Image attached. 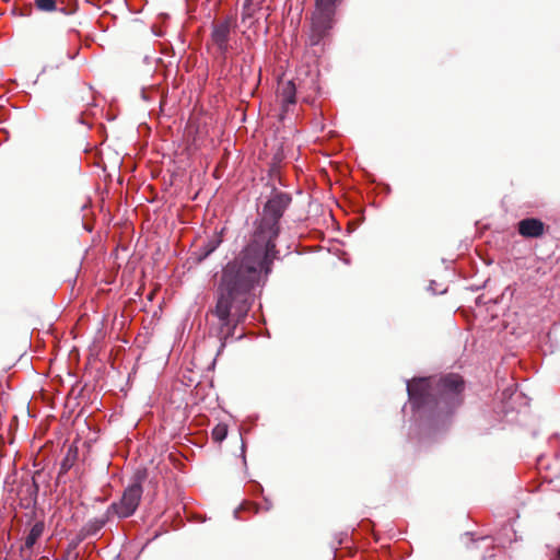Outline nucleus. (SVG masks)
<instances>
[{
	"label": "nucleus",
	"mask_w": 560,
	"mask_h": 560,
	"mask_svg": "<svg viewBox=\"0 0 560 560\" xmlns=\"http://www.w3.org/2000/svg\"><path fill=\"white\" fill-rule=\"evenodd\" d=\"M267 186L270 191L261 206L257 207L249 240L238 255L222 267L214 295L215 304L209 310L218 319L210 327V334L220 342L218 354L224 351L237 327L246 320L255 301L256 288L266 284L275 260L282 259L277 240L281 234L282 218L293 197L275 184Z\"/></svg>",
	"instance_id": "1"
},
{
	"label": "nucleus",
	"mask_w": 560,
	"mask_h": 560,
	"mask_svg": "<svg viewBox=\"0 0 560 560\" xmlns=\"http://www.w3.org/2000/svg\"><path fill=\"white\" fill-rule=\"evenodd\" d=\"M407 440L421 452L443 442L465 402L466 382L454 372L415 375L404 380Z\"/></svg>",
	"instance_id": "2"
},
{
	"label": "nucleus",
	"mask_w": 560,
	"mask_h": 560,
	"mask_svg": "<svg viewBox=\"0 0 560 560\" xmlns=\"http://www.w3.org/2000/svg\"><path fill=\"white\" fill-rule=\"evenodd\" d=\"M148 478V470L145 468L138 469L131 478L130 483L125 488L119 501H114L107 506V514L116 515L118 518L124 520L132 516L143 494V482Z\"/></svg>",
	"instance_id": "3"
},
{
	"label": "nucleus",
	"mask_w": 560,
	"mask_h": 560,
	"mask_svg": "<svg viewBox=\"0 0 560 560\" xmlns=\"http://www.w3.org/2000/svg\"><path fill=\"white\" fill-rule=\"evenodd\" d=\"M233 27V18L231 15L225 16L221 21L212 22L211 24V39L217 46L220 55L223 57L229 52L231 32Z\"/></svg>",
	"instance_id": "4"
},
{
	"label": "nucleus",
	"mask_w": 560,
	"mask_h": 560,
	"mask_svg": "<svg viewBox=\"0 0 560 560\" xmlns=\"http://www.w3.org/2000/svg\"><path fill=\"white\" fill-rule=\"evenodd\" d=\"M335 16L315 12L312 19V28L308 38L310 46H318L329 35L334 27Z\"/></svg>",
	"instance_id": "5"
},
{
	"label": "nucleus",
	"mask_w": 560,
	"mask_h": 560,
	"mask_svg": "<svg viewBox=\"0 0 560 560\" xmlns=\"http://www.w3.org/2000/svg\"><path fill=\"white\" fill-rule=\"evenodd\" d=\"M546 224L536 217H527L517 222V232L525 238H540L546 233Z\"/></svg>",
	"instance_id": "6"
},
{
	"label": "nucleus",
	"mask_w": 560,
	"mask_h": 560,
	"mask_svg": "<svg viewBox=\"0 0 560 560\" xmlns=\"http://www.w3.org/2000/svg\"><path fill=\"white\" fill-rule=\"evenodd\" d=\"M221 230L219 234H214L212 237L208 238L202 245H200L191 255L196 264H201L208 257H210L221 245L222 243V232Z\"/></svg>",
	"instance_id": "7"
},
{
	"label": "nucleus",
	"mask_w": 560,
	"mask_h": 560,
	"mask_svg": "<svg viewBox=\"0 0 560 560\" xmlns=\"http://www.w3.org/2000/svg\"><path fill=\"white\" fill-rule=\"evenodd\" d=\"M112 514H107V511L101 516L89 520L81 528L82 536L92 537L97 535L105 525L109 522Z\"/></svg>",
	"instance_id": "8"
},
{
	"label": "nucleus",
	"mask_w": 560,
	"mask_h": 560,
	"mask_svg": "<svg viewBox=\"0 0 560 560\" xmlns=\"http://www.w3.org/2000/svg\"><path fill=\"white\" fill-rule=\"evenodd\" d=\"M282 109L288 110L292 105L296 104V86L292 80L285 82L282 86L281 92Z\"/></svg>",
	"instance_id": "9"
},
{
	"label": "nucleus",
	"mask_w": 560,
	"mask_h": 560,
	"mask_svg": "<svg viewBox=\"0 0 560 560\" xmlns=\"http://www.w3.org/2000/svg\"><path fill=\"white\" fill-rule=\"evenodd\" d=\"M45 529V524L42 521L36 522L28 530L24 539V548L32 549L37 540L42 537Z\"/></svg>",
	"instance_id": "10"
},
{
	"label": "nucleus",
	"mask_w": 560,
	"mask_h": 560,
	"mask_svg": "<svg viewBox=\"0 0 560 560\" xmlns=\"http://www.w3.org/2000/svg\"><path fill=\"white\" fill-rule=\"evenodd\" d=\"M339 0H316L315 12L335 16Z\"/></svg>",
	"instance_id": "11"
},
{
	"label": "nucleus",
	"mask_w": 560,
	"mask_h": 560,
	"mask_svg": "<svg viewBox=\"0 0 560 560\" xmlns=\"http://www.w3.org/2000/svg\"><path fill=\"white\" fill-rule=\"evenodd\" d=\"M229 428L225 423H218L211 431V438L214 442L221 443L228 436Z\"/></svg>",
	"instance_id": "12"
},
{
	"label": "nucleus",
	"mask_w": 560,
	"mask_h": 560,
	"mask_svg": "<svg viewBox=\"0 0 560 560\" xmlns=\"http://www.w3.org/2000/svg\"><path fill=\"white\" fill-rule=\"evenodd\" d=\"M260 510V506L255 503V502H250V501H243L238 508H236L233 512V515H234V518L236 520H240V512L241 511H245V512H253V513H258Z\"/></svg>",
	"instance_id": "13"
},
{
	"label": "nucleus",
	"mask_w": 560,
	"mask_h": 560,
	"mask_svg": "<svg viewBox=\"0 0 560 560\" xmlns=\"http://www.w3.org/2000/svg\"><path fill=\"white\" fill-rule=\"evenodd\" d=\"M246 491L248 494L258 497L264 494V487L256 480H249L246 485Z\"/></svg>",
	"instance_id": "14"
},
{
	"label": "nucleus",
	"mask_w": 560,
	"mask_h": 560,
	"mask_svg": "<svg viewBox=\"0 0 560 560\" xmlns=\"http://www.w3.org/2000/svg\"><path fill=\"white\" fill-rule=\"evenodd\" d=\"M38 10L44 12H54L57 10V3L55 0H35Z\"/></svg>",
	"instance_id": "15"
},
{
	"label": "nucleus",
	"mask_w": 560,
	"mask_h": 560,
	"mask_svg": "<svg viewBox=\"0 0 560 560\" xmlns=\"http://www.w3.org/2000/svg\"><path fill=\"white\" fill-rule=\"evenodd\" d=\"M88 538L86 536H82V530L80 529V532L78 533V535L72 538L69 544H68V552H71L73 550H75L78 548V546L85 539Z\"/></svg>",
	"instance_id": "16"
},
{
	"label": "nucleus",
	"mask_w": 560,
	"mask_h": 560,
	"mask_svg": "<svg viewBox=\"0 0 560 560\" xmlns=\"http://www.w3.org/2000/svg\"><path fill=\"white\" fill-rule=\"evenodd\" d=\"M68 453H70V451ZM72 465L73 463L69 458V454H67V456L60 463L59 476L61 474H67L71 469Z\"/></svg>",
	"instance_id": "17"
},
{
	"label": "nucleus",
	"mask_w": 560,
	"mask_h": 560,
	"mask_svg": "<svg viewBox=\"0 0 560 560\" xmlns=\"http://www.w3.org/2000/svg\"><path fill=\"white\" fill-rule=\"evenodd\" d=\"M371 184L375 185V189H380L381 192L385 195H389L392 192V187L389 184L386 183H376L374 178L370 182Z\"/></svg>",
	"instance_id": "18"
},
{
	"label": "nucleus",
	"mask_w": 560,
	"mask_h": 560,
	"mask_svg": "<svg viewBox=\"0 0 560 560\" xmlns=\"http://www.w3.org/2000/svg\"><path fill=\"white\" fill-rule=\"evenodd\" d=\"M253 5H248L245 8V3L242 5V20L245 21L247 19H250L254 14V10L252 9Z\"/></svg>",
	"instance_id": "19"
},
{
	"label": "nucleus",
	"mask_w": 560,
	"mask_h": 560,
	"mask_svg": "<svg viewBox=\"0 0 560 560\" xmlns=\"http://www.w3.org/2000/svg\"><path fill=\"white\" fill-rule=\"evenodd\" d=\"M435 285H436V281L435 280H431L427 287V291L430 292L431 294L433 295H436V294H444L446 292V289L443 290V291H440V292H436L435 290Z\"/></svg>",
	"instance_id": "20"
},
{
	"label": "nucleus",
	"mask_w": 560,
	"mask_h": 560,
	"mask_svg": "<svg viewBox=\"0 0 560 560\" xmlns=\"http://www.w3.org/2000/svg\"><path fill=\"white\" fill-rule=\"evenodd\" d=\"M141 98L144 102L151 103V102H153V94H152V92H150L145 88H142L141 89Z\"/></svg>",
	"instance_id": "21"
},
{
	"label": "nucleus",
	"mask_w": 560,
	"mask_h": 560,
	"mask_svg": "<svg viewBox=\"0 0 560 560\" xmlns=\"http://www.w3.org/2000/svg\"><path fill=\"white\" fill-rule=\"evenodd\" d=\"M487 282H488V279L485 280L481 284H472V285H469L467 289L472 292H477V291L483 289L486 287Z\"/></svg>",
	"instance_id": "22"
},
{
	"label": "nucleus",
	"mask_w": 560,
	"mask_h": 560,
	"mask_svg": "<svg viewBox=\"0 0 560 560\" xmlns=\"http://www.w3.org/2000/svg\"><path fill=\"white\" fill-rule=\"evenodd\" d=\"M241 440H242V445H241V456H242V459H243V464L244 466H246L247 462H246V455H245V452H246V444L243 440V438L241 436Z\"/></svg>",
	"instance_id": "23"
},
{
	"label": "nucleus",
	"mask_w": 560,
	"mask_h": 560,
	"mask_svg": "<svg viewBox=\"0 0 560 560\" xmlns=\"http://www.w3.org/2000/svg\"><path fill=\"white\" fill-rule=\"evenodd\" d=\"M265 510L269 511L272 508V502L268 497H264Z\"/></svg>",
	"instance_id": "24"
},
{
	"label": "nucleus",
	"mask_w": 560,
	"mask_h": 560,
	"mask_svg": "<svg viewBox=\"0 0 560 560\" xmlns=\"http://www.w3.org/2000/svg\"><path fill=\"white\" fill-rule=\"evenodd\" d=\"M152 32H153L154 36H156V37H162L164 35V32L161 28H158L155 26L152 27Z\"/></svg>",
	"instance_id": "25"
},
{
	"label": "nucleus",
	"mask_w": 560,
	"mask_h": 560,
	"mask_svg": "<svg viewBox=\"0 0 560 560\" xmlns=\"http://www.w3.org/2000/svg\"><path fill=\"white\" fill-rule=\"evenodd\" d=\"M277 170H278V165H277L276 163H273V164L270 166L269 171H268V176H269V177H271V176L273 175V173H276V172H277Z\"/></svg>",
	"instance_id": "26"
},
{
	"label": "nucleus",
	"mask_w": 560,
	"mask_h": 560,
	"mask_svg": "<svg viewBox=\"0 0 560 560\" xmlns=\"http://www.w3.org/2000/svg\"><path fill=\"white\" fill-rule=\"evenodd\" d=\"M220 354H215V358L212 360V362L210 363L208 370H213L214 366H215V362H217V358L219 357Z\"/></svg>",
	"instance_id": "27"
},
{
	"label": "nucleus",
	"mask_w": 560,
	"mask_h": 560,
	"mask_svg": "<svg viewBox=\"0 0 560 560\" xmlns=\"http://www.w3.org/2000/svg\"><path fill=\"white\" fill-rule=\"evenodd\" d=\"M476 305H481L483 302H482V295H479L476 298V301H475Z\"/></svg>",
	"instance_id": "28"
},
{
	"label": "nucleus",
	"mask_w": 560,
	"mask_h": 560,
	"mask_svg": "<svg viewBox=\"0 0 560 560\" xmlns=\"http://www.w3.org/2000/svg\"><path fill=\"white\" fill-rule=\"evenodd\" d=\"M151 61H152V58L150 56H144V58H143L144 63L149 65Z\"/></svg>",
	"instance_id": "29"
},
{
	"label": "nucleus",
	"mask_w": 560,
	"mask_h": 560,
	"mask_svg": "<svg viewBox=\"0 0 560 560\" xmlns=\"http://www.w3.org/2000/svg\"><path fill=\"white\" fill-rule=\"evenodd\" d=\"M70 552L67 551L66 555L61 556L58 560H69Z\"/></svg>",
	"instance_id": "30"
},
{
	"label": "nucleus",
	"mask_w": 560,
	"mask_h": 560,
	"mask_svg": "<svg viewBox=\"0 0 560 560\" xmlns=\"http://www.w3.org/2000/svg\"><path fill=\"white\" fill-rule=\"evenodd\" d=\"M243 3H245V8H247L248 5H253L254 0H244Z\"/></svg>",
	"instance_id": "31"
},
{
	"label": "nucleus",
	"mask_w": 560,
	"mask_h": 560,
	"mask_svg": "<svg viewBox=\"0 0 560 560\" xmlns=\"http://www.w3.org/2000/svg\"><path fill=\"white\" fill-rule=\"evenodd\" d=\"M265 0H260L258 3H257V8L260 9L261 8V4Z\"/></svg>",
	"instance_id": "32"
},
{
	"label": "nucleus",
	"mask_w": 560,
	"mask_h": 560,
	"mask_svg": "<svg viewBox=\"0 0 560 560\" xmlns=\"http://www.w3.org/2000/svg\"><path fill=\"white\" fill-rule=\"evenodd\" d=\"M557 560H560V547L558 548V551H557Z\"/></svg>",
	"instance_id": "33"
},
{
	"label": "nucleus",
	"mask_w": 560,
	"mask_h": 560,
	"mask_svg": "<svg viewBox=\"0 0 560 560\" xmlns=\"http://www.w3.org/2000/svg\"><path fill=\"white\" fill-rule=\"evenodd\" d=\"M331 550H332L334 556H336L337 548L334 546V547H331Z\"/></svg>",
	"instance_id": "34"
},
{
	"label": "nucleus",
	"mask_w": 560,
	"mask_h": 560,
	"mask_svg": "<svg viewBox=\"0 0 560 560\" xmlns=\"http://www.w3.org/2000/svg\"><path fill=\"white\" fill-rule=\"evenodd\" d=\"M244 334H241L236 339L241 340L243 338Z\"/></svg>",
	"instance_id": "35"
},
{
	"label": "nucleus",
	"mask_w": 560,
	"mask_h": 560,
	"mask_svg": "<svg viewBox=\"0 0 560 560\" xmlns=\"http://www.w3.org/2000/svg\"><path fill=\"white\" fill-rule=\"evenodd\" d=\"M155 61L156 62H162V59L161 58H156Z\"/></svg>",
	"instance_id": "36"
}]
</instances>
